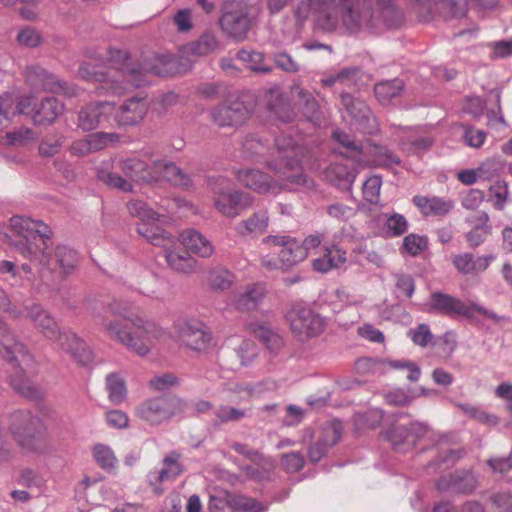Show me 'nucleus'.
Instances as JSON below:
<instances>
[{
    "label": "nucleus",
    "mask_w": 512,
    "mask_h": 512,
    "mask_svg": "<svg viewBox=\"0 0 512 512\" xmlns=\"http://www.w3.org/2000/svg\"><path fill=\"white\" fill-rule=\"evenodd\" d=\"M106 312L112 316H122L126 322L103 316L99 320L102 332L138 356H147L170 339V333L154 320L138 315L125 317L126 308L121 307L118 301L109 303Z\"/></svg>",
    "instance_id": "obj_1"
},
{
    "label": "nucleus",
    "mask_w": 512,
    "mask_h": 512,
    "mask_svg": "<svg viewBox=\"0 0 512 512\" xmlns=\"http://www.w3.org/2000/svg\"><path fill=\"white\" fill-rule=\"evenodd\" d=\"M310 14H317L318 25L327 32L344 29L350 34L358 33L370 24L372 0H305L296 16L305 20Z\"/></svg>",
    "instance_id": "obj_2"
},
{
    "label": "nucleus",
    "mask_w": 512,
    "mask_h": 512,
    "mask_svg": "<svg viewBox=\"0 0 512 512\" xmlns=\"http://www.w3.org/2000/svg\"><path fill=\"white\" fill-rule=\"evenodd\" d=\"M127 209L132 217L138 218L137 232L149 243L159 246L164 251L168 267L176 273L192 274L198 269V261L182 251L179 239L161 228L157 222L161 215L141 200H131Z\"/></svg>",
    "instance_id": "obj_3"
},
{
    "label": "nucleus",
    "mask_w": 512,
    "mask_h": 512,
    "mask_svg": "<svg viewBox=\"0 0 512 512\" xmlns=\"http://www.w3.org/2000/svg\"><path fill=\"white\" fill-rule=\"evenodd\" d=\"M8 234L4 226H0V241L13 247L24 259L38 265L39 273L47 275L54 270L47 253L52 235L50 228L41 221L22 216H13L10 219Z\"/></svg>",
    "instance_id": "obj_4"
},
{
    "label": "nucleus",
    "mask_w": 512,
    "mask_h": 512,
    "mask_svg": "<svg viewBox=\"0 0 512 512\" xmlns=\"http://www.w3.org/2000/svg\"><path fill=\"white\" fill-rule=\"evenodd\" d=\"M265 164L274 172V177L260 170L243 169L236 173L238 181L257 193L274 195L294 186L313 185V182L301 173L300 160L266 161Z\"/></svg>",
    "instance_id": "obj_5"
},
{
    "label": "nucleus",
    "mask_w": 512,
    "mask_h": 512,
    "mask_svg": "<svg viewBox=\"0 0 512 512\" xmlns=\"http://www.w3.org/2000/svg\"><path fill=\"white\" fill-rule=\"evenodd\" d=\"M115 50L116 49H111L108 52V60L111 63V67L107 72L96 70V68L89 63H83L79 67L78 74L84 80L102 83L101 89L104 90L105 93L119 96L127 91L138 88L144 82V79L142 74L135 67H131L129 69V76L132 80L126 81L121 76V74L125 72L124 61L117 55H114L113 59L111 58V51Z\"/></svg>",
    "instance_id": "obj_6"
},
{
    "label": "nucleus",
    "mask_w": 512,
    "mask_h": 512,
    "mask_svg": "<svg viewBox=\"0 0 512 512\" xmlns=\"http://www.w3.org/2000/svg\"><path fill=\"white\" fill-rule=\"evenodd\" d=\"M261 244L267 249L275 247L280 249L277 258L268 254L261 255V265L269 271H287L306 259V252L301 241L290 235H268L262 239Z\"/></svg>",
    "instance_id": "obj_7"
},
{
    "label": "nucleus",
    "mask_w": 512,
    "mask_h": 512,
    "mask_svg": "<svg viewBox=\"0 0 512 512\" xmlns=\"http://www.w3.org/2000/svg\"><path fill=\"white\" fill-rule=\"evenodd\" d=\"M245 157L266 163V161H295L300 160L299 156L303 148L299 146L290 136H280L275 139L274 147H268L258 137L249 136L242 144Z\"/></svg>",
    "instance_id": "obj_8"
},
{
    "label": "nucleus",
    "mask_w": 512,
    "mask_h": 512,
    "mask_svg": "<svg viewBox=\"0 0 512 512\" xmlns=\"http://www.w3.org/2000/svg\"><path fill=\"white\" fill-rule=\"evenodd\" d=\"M40 424V418L28 410L15 411L9 416L10 433L25 453L42 454L46 451V444L38 432Z\"/></svg>",
    "instance_id": "obj_9"
},
{
    "label": "nucleus",
    "mask_w": 512,
    "mask_h": 512,
    "mask_svg": "<svg viewBox=\"0 0 512 512\" xmlns=\"http://www.w3.org/2000/svg\"><path fill=\"white\" fill-rule=\"evenodd\" d=\"M186 407V402L177 397H153L141 402L135 415L149 425L158 426L183 414Z\"/></svg>",
    "instance_id": "obj_10"
},
{
    "label": "nucleus",
    "mask_w": 512,
    "mask_h": 512,
    "mask_svg": "<svg viewBox=\"0 0 512 512\" xmlns=\"http://www.w3.org/2000/svg\"><path fill=\"white\" fill-rule=\"evenodd\" d=\"M250 6L246 0H228L219 20L222 31L237 42L246 39L251 26Z\"/></svg>",
    "instance_id": "obj_11"
},
{
    "label": "nucleus",
    "mask_w": 512,
    "mask_h": 512,
    "mask_svg": "<svg viewBox=\"0 0 512 512\" xmlns=\"http://www.w3.org/2000/svg\"><path fill=\"white\" fill-rule=\"evenodd\" d=\"M286 319L300 341L319 336L327 325L324 317L303 303L294 304L287 312Z\"/></svg>",
    "instance_id": "obj_12"
},
{
    "label": "nucleus",
    "mask_w": 512,
    "mask_h": 512,
    "mask_svg": "<svg viewBox=\"0 0 512 512\" xmlns=\"http://www.w3.org/2000/svg\"><path fill=\"white\" fill-rule=\"evenodd\" d=\"M173 327L179 341L190 350L205 352L213 346L211 331L198 319L178 318Z\"/></svg>",
    "instance_id": "obj_13"
},
{
    "label": "nucleus",
    "mask_w": 512,
    "mask_h": 512,
    "mask_svg": "<svg viewBox=\"0 0 512 512\" xmlns=\"http://www.w3.org/2000/svg\"><path fill=\"white\" fill-rule=\"evenodd\" d=\"M114 55H117L119 58H121L124 61V68L125 72L121 74V76L126 81H131L132 78L129 76V69L131 67H135L141 74L144 79V82L139 86H143L147 83L146 80V74L151 73L153 75L157 76H169L176 73L181 72V70L177 66V60L175 57L171 55H154L147 60H145V63L137 64L132 63L129 59L126 52L121 50H115L111 51V58H114Z\"/></svg>",
    "instance_id": "obj_14"
},
{
    "label": "nucleus",
    "mask_w": 512,
    "mask_h": 512,
    "mask_svg": "<svg viewBox=\"0 0 512 512\" xmlns=\"http://www.w3.org/2000/svg\"><path fill=\"white\" fill-rule=\"evenodd\" d=\"M214 205L224 216L234 218L240 211L251 206L253 197L245 192L234 190L228 180L221 178L212 186Z\"/></svg>",
    "instance_id": "obj_15"
},
{
    "label": "nucleus",
    "mask_w": 512,
    "mask_h": 512,
    "mask_svg": "<svg viewBox=\"0 0 512 512\" xmlns=\"http://www.w3.org/2000/svg\"><path fill=\"white\" fill-rule=\"evenodd\" d=\"M0 355L10 360V364L16 370L19 368L22 374L34 372V359L26 346L18 342L6 322L0 318Z\"/></svg>",
    "instance_id": "obj_16"
},
{
    "label": "nucleus",
    "mask_w": 512,
    "mask_h": 512,
    "mask_svg": "<svg viewBox=\"0 0 512 512\" xmlns=\"http://www.w3.org/2000/svg\"><path fill=\"white\" fill-rule=\"evenodd\" d=\"M249 115V108L238 98H229L226 102L210 111L213 123L219 127L241 126L248 119Z\"/></svg>",
    "instance_id": "obj_17"
},
{
    "label": "nucleus",
    "mask_w": 512,
    "mask_h": 512,
    "mask_svg": "<svg viewBox=\"0 0 512 512\" xmlns=\"http://www.w3.org/2000/svg\"><path fill=\"white\" fill-rule=\"evenodd\" d=\"M47 253L50 257V263L54 270L47 275H41L39 273V277L42 281L64 278L72 274L78 267L80 261L79 254L76 250L67 245H57L54 250V258H52L51 253L48 250Z\"/></svg>",
    "instance_id": "obj_18"
},
{
    "label": "nucleus",
    "mask_w": 512,
    "mask_h": 512,
    "mask_svg": "<svg viewBox=\"0 0 512 512\" xmlns=\"http://www.w3.org/2000/svg\"><path fill=\"white\" fill-rule=\"evenodd\" d=\"M429 306L431 311L451 319H457L458 317L471 319L474 316L471 305H467L459 298L441 291L431 294Z\"/></svg>",
    "instance_id": "obj_19"
},
{
    "label": "nucleus",
    "mask_w": 512,
    "mask_h": 512,
    "mask_svg": "<svg viewBox=\"0 0 512 512\" xmlns=\"http://www.w3.org/2000/svg\"><path fill=\"white\" fill-rule=\"evenodd\" d=\"M477 478L472 470L457 469L436 481V489L440 492L470 495L477 488Z\"/></svg>",
    "instance_id": "obj_20"
},
{
    "label": "nucleus",
    "mask_w": 512,
    "mask_h": 512,
    "mask_svg": "<svg viewBox=\"0 0 512 512\" xmlns=\"http://www.w3.org/2000/svg\"><path fill=\"white\" fill-rule=\"evenodd\" d=\"M114 112V104L108 101L88 104L79 112L78 127L83 131H92L107 123Z\"/></svg>",
    "instance_id": "obj_21"
},
{
    "label": "nucleus",
    "mask_w": 512,
    "mask_h": 512,
    "mask_svg": "<svg viewBox=\"0 0 512 512\" xmlns=\"http://www.w3.org/2000/svg\"><path fill=\"white\" fill-rule=\"evenodd\" d=\"M334 139L339 142L345 149L346 155L348 157L354 158L355 161L359 163H366L368 159L366 156L371 153V150H377L379 154L383 155L386 158L387 162H398V160L393 156V154L384 148L372 147L368 143L357 142L350 137V135L336 130L333 132Z\"/></svg>",
    "instance_id": "obj_22"
},
{
    "label": "nucleus",
    "mask_w": 512,
    "mask_h": 512,
    "mask_svg": "<svg viewBox=\"0 0 512 512\" xmlns=\"http://www.w3.org/2000/svg\"><path fill=\"white\" fill-rule=\"evenodd\" d=\"M56 348L68 353L81 364L91 361L92 353L85 342L70 330H59L54 339H51Z\"/></svg>",
    "instance_id": "obj_23"
},
{
    "label": "nucleus",
    "mask_w": 512,
    "mask_h": 512,
    "mask_svg": "<svg viewBox=\"0 0 512 512\" xmlns=\"http://www.w3.org/2000/svg\"><path fill=\"white\" fill-rule=\"evenodd\" d=\"M341 105L342 117L346 122L350 125L359 126L361 129L366 128V123H369L371 120V113L363 101L349 93H342Z\"/></svg>",
    "instance_id": "obj_24"
},
{
    "label": "nucleus",
    "mask_w": 512,
    "mask_h": 512,
    "mask_svg": "<svg viewBox=\"0 0 512 512\" xmlns=\"http://www.w3.org/2000/svg\"><path fill=\"white\" fill-rule=\"evenodd\" d=\"M118 168L125 176L136 182L154 183L158 177L153 171V160L148 164L145 159L139 155H132L121 159Z\"/></svg>",
    "instance_id": "obj_25"
},
{
    "label": "nucleus",
    "mask_w": 512,
    "mask_h": 512,
    "mask_svg": "<svg viewBox=\"0 0 512 512\" xmlns=\"http://www.w3.org/2000/svg\"><path fill=\"white\" fill-rule=\"evenodd\" d=\"M27 81L43 90L51 92H63L65 95H72L73 93L67 86L66 82L60 81L55 75L49 73L47 70L40 66L27 67L25 71Z\"/></svg>",
    "instance_id": "obj_26"
},
{
    "label": "nucleus",
    "mask_w": 512,
    "mask_h": 512,
    "mask_svg": "<svg viewBox=\"0 0 512 512\" xmlns=\"http://www.w3.org/2000/svg\"><path fill=\"white\" fill-rule=\"evenodd\" d=\"M147 111L148 103L145 98H130L115 112V120L119 125L133 126L143 120Z\"/></svg>",
    "instance_id": "obj_27"
},
{
    "label": "nucleus",
    "mask_w": 512,
    "mask_h": 512,
    "mask_svg": "<svg viewBox=\"0 0 512 512\" xmlns=\"http://www.w3.org/2000/svg\"><path fill=\"white\" fill-rule=\"evenodd\" d=\"M26 317L34 327L48 339H54L60 330L57 322L51 314L40 304L33 303L25 307Z\"/></svg>",
    "instance_id": "obj_28"
},
{
    "label": "nucleus",
    "mask_w": 512,
    "mask_h": 512,
    "mask_svg": "<svg viewBox=\"0 0 512 512\" xmlns=\"http://www.w3.org/2000/svg\"><path fill=\"white\" fill-rule=\"evenodd\" d=\"M158 278L147 269L138 267L127 277L123 285L146 297H154L158 291Z\"/></svg>",
    "instance_id": "obj_29"
},
{
    "label": "nucleus",
    "mask_w": 512,
    "mask_h": 512,
    "mask_svg": "<svg viewBox=\"0 0 512 512\" xmlns=\"http://www.w3.org/2000/svg\"><path fill=\"white\" fill-rule=\"evenodd\" d=\"M265 295V284H249L234 295L231 305L239 311H251L257 308Z\"/></svg>",
    "instance_id": "obj_30"
},
{
    "label": "nucleus",
    "mask_w": 512,
    "mask_h": 512,
    "mask_svg": "<svg viewBox=\"0 0 512 512\" xmlns=\"http://www.w3.org/2000/svg\"><path fill=\"white\" fill-rule=\"evenodd\" d=\"M270 217L267 210H259L243 219L235 226V231L242 237L257 238L267 232Z\"/></svg>",
    "instance_id": "obj_31"
},
{
    "label": "nucleus",
    "mask_w": 512,
    "mask_h": 512,
    "mask_svg": "<svg viewBox=\"0 0 512 512\" xmlns=\"http://www.w3.org/2000/svg\"><path fill=\"white\" fill-rule=\"evenodd\" d=\"M177 238L183 247L200 257L208 258L214 254L215 248L211 241L194 229L183 231Z\"/></svg>",
    "instance_id": "obj_32"
},
{
    "label": "nucleus",
    "mask_w": 512,
    "mask_h": 512,
    "mask_svg": "<svg viewBox=\"0 0 512 512\" xmlns=\"http://www.w3.org/2000/svg\"><path fill=\"white\" fill-rule=\"evenodd\" d=\"M152 172L158 176L154 182L164 180L182 187H188L191 184L190 178L171 161L153 160Z\"/></svg>",
    "instance_id": "obj_33"
},
{
    "label": "nucleus",
    "mask_w": 512,
    "mask_h": 512,
    "mask_svg": "<svg viewBox=\"0 0 512 512\" xmlns=\"http://www.w3.org/2000/svg\"><path fill=\"white\" fill-rule=\"evenodd\" d=\"M162 465L161 469L153 470L148 474V481L151 485L173 481L183 472V467L179 462V455L175 452L167 455L163 459Z\"/></svg>",
    "instance_id": "obj_34"
},
{
    "label": "nucleus",
    "mask_w": 512,
    "mask_h": 512,
    "mask_svg": "<svg viewBox=\"0 0 512 512\" xmlns=\"http://www.w3.org/2000/svg\"><path fill=\"white\" fill-rule=\"evenodd\" d=\"M25 101L17 103V98L9 92L0 94V132L12 124L15 116L26 112Z\"/></svg>",
    "instance_id": "obj_35"
},
{
    "label": "nucleus",
    "mask_w": 512,
    "mask_h": 512,
    "mask_svg": "<svg viewBox=\"0 0 512 512\" xmlns=\"http://www.w3.org/2000/svg\"><path fill=\"white\" fill-rule=\"evenodd\" d=\"M358 369H381L385 371V369L392 368V369H407L409 371L407 378L411 381L416 379V366L413 362L407 361V360H374L371 358H363L359 359L356 362Z\"/></svg>",
    "instance_id": "obj_36"
},
{
    "label": "nucleus",
    "mask_w": 512,
    "mask_h": 512,
    "mask_svg": "<svg viewBox=\"0 0 512 512\" xmlns=\"http://www.w3.org/2000/svg\"><path fill=\"white\" fill-rule=\"evenodd\" d=\"M454 201L451 199H443L437 196L419 197L418 209L424 216L443 217L449 214L454 208Z\"/></svg>",
    "instance_id": "obj_37"
},
{
    "label": "nucleus",
    "mask_w": 512,
    "mask_h": 512,
    "mask_svg": "<svg viewBox=\"0 0 512 512\" xmlns=\"http://www.w3.org/2000/svg\"><path fill=\"white\" fill-rule=\"evenodd\" d=\"M64 105L54 97L42 100L39 108L33 115V121L37 125H50L62 114Z\"/></svg>",
    "instance_id": "obj_38"
},
{
    "label": "nucleus",
    "mask_w": 512,
    "mask_h": 512,
    "mask_svg": "<svg viewBox=\"0 0 512 512\" xmlns=\"http://www.w3.org/2000/svg\"><path fill=\"white\" fill-rule=\"evenodd\" d=\"M346 262V252L336 246L323 248V255L313 261L314 270L326 273Z\"/></svg>",
    "instance_id": "obj_39"
},
{
    "label": "nucleus",
    "mask_w": 512,
    "mask_h": 512,
    "mask_svg": "<svg viewBox=\"0 0 512 512\" xmlns=\"http://www.w3.org/2000/svg\"><path fill=\"white\" fill-rule=\"evenodd\" d=\"M438 5H441L443 9L447 10L455 18H461L467 12L466 0H418V11L421 7L427 6L429 13L438 12Z\"/></svg>",
    "instance_id": "obj_40"
},
{
    "label": "nucleus",
    "mask_w": 512,
    "mask_h": 512,
    "mask_svg": "<svg viewBox=\"0 0 512 512\" xmlns=\"http://www.w3.org/2000/svg\"><path fill=\"white\" fill-rule=\"evenodd\" d=\"M357 172L349 169L345 164H331L325 171L326 178L333 184L349 189L356 179Z\"/></svg>",
    "instance_id": "obj_41"
},
{
    "label": "nucleus",
    "mask_w": 512,
    "mask_h": 512,
    "mask_svg": "<svg viewBox=\"0 0 512 512\" xmlns=\"http://www.w3.org/2000/svg\"><path fill=\"white\" fill-rule=\"evenodd\" d=\"M387 439L396 451H406L415 443L411 429H408L405 424H398L390 429L387 432Z\"/></svg>",
    "instance_id": "obj_42"
},
{
    "label": "nucleus",
    "mask_w": 512,
    "mask_h": 512,
    "mask_svg": "<svg viewBox=\"0 0 512 512\" xmlns=\"http://www.w3.org/2000/svg\"><path fill=\"white\" fill-rule=\"evenodd\" d=\"M219 48V41L215 34L204 33L196 42L185 46V53L193 56H205Z\"/></svg>",
    "instance_id": "obj_43"
},
{
    "label": "nucleus",
    "mask_w": 512,
    "mask_h": 512,
    "mask_svg": "<svg viewBox=\"0 0 512 512\" xmlns=\"http://www.w3.org/2000/svg\"><path fill=\"white\" fill-rule=\"evenodd\" d=\"M467 455V451L464 447L457 449H449L447 451L440 452L432 461L426 466L427 470L430 469H448L454 466L459 460Z\"/></svg>",
    "instance_id": "obj_44"
},
{
    "label": "nucleus",
    "mask_w": 512,
    "mask_h": 512,
    "mask_svg": "<svg viewBox=\"0 0 512 512\" xmlns=\"http://www.w3.org/2000/svg\"><path fill=\"white\" fill-rule=\"evenodd\" d=\"M402 90L403 82L399 79L382 81L374 87L375 96L382 105L389 104Z\"/></svg>",
    "instance_id": "obj_45"
},
{
    "label": "nucleus",
    "mask_w": 512,
    "mask_h": 512,
    "mask_svg": "<svg viewBox=\"0 0 512 512\" xmlns=\"http://www.w3.org/2000/svg\"><path fill=\"white\" fill-rule=\"evenodd\" d=\"M95 462L105 471L113 472L117 468L118 459L112 448L106 444L98 443L92 448Z\"/></svg>",
    "instance_id": "obj_46"
},
{
    "label": "nucleus",
    "mask_w": 512,
    "mask_h": 512,
    "mask_svg": "<svg viewBox=\"0 0 512 512\" xmlns=\"http://www.w3.org/2000/svg\"><path fill=\"white\" fill-rule=\"evenodd\" d=\"M36 138L34 131L28 127H19L11 131H7L0 138L3 146L21 147Z\"/></svg>",
    "instance_id": "obj_47"
},
{
    "label": "nucleus",
    "mask_w": 512,
    "mask_h": 512,
    "mask_svg": "<svg viewBox=\"0 0 512 512\" xmlns=\"http://www.w3.org/2000/svg\"><path fill=\"white\" fill-rule=\"evenodd\" d=\"M106 388L109 400L115 404H121L127 396L126 384L123 377L118 373L108 374L106 377Z\"/></svg>",
    "instance_id": "obj_48"
},
{
    "label": "nucleus",
    "mask_w": 512,
    "mask_h": 512,
    "mask_svg": "<svg viewBox=\"0 0 512 512\" xmlns=\"http://www.w3.org/2000/svg\"><path fill=\"white\" fill-rule=\"evenodd\" d=\"M234 281V274L221 267L211 269L207 275V284L211 289L217 291H223L230 288Z\"/></svg>",
    "instance_id": "obj_49"
},
{
    "label": "nucleus",
    "mask_w": 512,
    "mask_h": 512,
    "mask_svg": "<svg viewBox=\"0 0 512 512\" xmlns=\"http://www.w3.org/2000/svg\"><path fill=\"white\" fill-rule=\"evenodd\" d=\"M253 332L271 352L277 353L282 348V337L278 333L272 331L268 326L257 325L253 328Z\"/></svg>",
    "instance_id": "obj_50"
},
{
    "label": "nucleus",
    "mask_w": 512,
    "mask_h": 512,
    "mask_svg": "<svg viewBox=\"0 0 512 512\" xmlns=\"http://www.w3.org/2000/svg\"><path fill=\"white\" fill-rule=\"evenodd\" d=\"M97 176L100 181L105 183L110 188L118 189L122 192H132L133 185L131 182L123 178L121 175L97 169Z\"/></svg>",
    "instance_id": "obj_51"
},
{
    "label": "nucleus",
    "mask_w": 512,
    "mask_h": 512,
    "mask_svg": "<svg viewBox=\"0 0 512 512\" xmlns=\"http://www.w3.org/2000/svg\"><path fill=\"white\" fill-rule=\"evenodd\" d=\"M342 435V424L338 420H332L331 422L323 425L321 429V436L318 441H322L324 446L328 449L334 446Z\"/></svg>",
    "instance_id": "obj_52"
},
{
    "label": "nucleus",
    "mask_w": 512,
    "mask_h": 512,
    "mask_svg": "<svg viewBox=\"0 0 512 512\" xmlns=\"http://www.w3.org/2000/svg\"><path fill=\"white\" fill-rule=\"evenodd\" d=\"M237 58L246 63L248 68L256 71L266 73L270 71V68L263 64V54L260 52H253L248 50H241L237 54Z\"/></svg>",
    "instance_id": "obj_53"
},
{
    "label": "nucleus",
    "mask_w": 512,
    "mask_h": 512,
    "mask_svg": "<svg viewBox=\"0 0 512 512\" xmlns=\"http://www.w3.org/2000/svg\"><path fill=\"white\" fill-rule=\"evenodd\" d=\"M92 152L99 151L116 144L120 137L116 133L96 132L87 136Z\"/></svg>",
    "instance_id": "obj_54"
},
{
    "label": "nucleus",
    "mask_w": 512,
    "mask_h": 512,
    "mask_svg": "<svg viewBox=\"0 0 512 512\" xmlns=\"http://www.w3.org/2000/svg\"><path fill=\"white\" fill-rule=\"evenodd\" d=\"M299 97L303 102L302 109L305 117L313 123H318L320 119V109L316 99L308 91L304 90L299 92Z\"/></svg>",
    "instance_id": "obj_55"
},
{
    "label": "nucleus",
    "mask_w": 512,
    "mask_h": 512,
    "mask_svg": "<svg viewBox=\"0 0 512 512\" xmlns=\"http://www.w3.org/2000/svg\"><path fill=\"white\" fill-rule=\"evenodd\" d=\"M359 69L357 68H346L340 71L335 76H330L327 78H324L321 80L322 84L324 86L330 87L333 86L336 83H341L347 86H351L355 84L358 76H359Z\"/></svg>",
    "instance_id": "obj_56"
},
{
    "label": "nucleus",
    "mask_w": 512,
    "mask_h": 512,
    "mask_svg": "<svg viewBox=\"0 0 512 512\" xmlns=\"http://www.w3.org/2000/svg\"><path fill=\"white\" fill-rule=\"evenodd\" d=\"M408 223L406 218L398 213L392 214L386 219L384 232L387 236L397 237L407 231Z\"/></svg>",
    "instance_id": "obj_57"
},
{
    "label": "nucleus",
    "mask_w": 512,
    "mask_h": 512,
    "mask_svg": "<svg viewBox=\"0 0 512 512\" xmlns=\"http://www.w3.org/2000/svg\"><path fill=\"white\" fill-rule=\"evenodd\" d=\"M493 165L494 162L492 161L483 162L477 170L465 169L459 171L457 178L465 185H472L477 181L478 177H486V174L490 171V168Z\"/></svg>",
    "instance_id": "obj_58"
},
{
    "label": "nucleus",
    "mask_w": 512,
    "mask_h": 512,
    "mask_svg": "<svg viewBox=\"0 0 512 512\" xmlns=\"http://www.w3.org/2000/svg\"><path fill=\"white\" fill-rule=\"evenodd\" d=\"M382 180L379 176L373 175L366 179L363 184V196L366 201L376 204L379 201Z\"/></svg>",
    "instance_id": "obj_59"
},
{
    "label": "nucleus",
    "mask_w": 512,
    "mask_h": 512,
    "mask_svg": "<svg viewBox=\"0 0 512 512\" xmlns=\"http://www.w3.org/2000/svg\"><path fill=\"white\" fill-rule=\"evenodd\" d=\"M489 201L495 199L494 207L503 210L508 195V185L505 181L497 180L489 187Z\"/></svg>",
    "instance_id": "obj_60"
},
{
    "label": "nucleus",
    "mask_w": 512,
    "mask_h": 512,
    "mask_svg": "<svg viewBox=\"0 0 512 512\" xmlns=\"http://www.w3.org/2000/svg\"><path fill=\"white\" fill-rule=\"evenodd\" d=\"M215 416L221 423L235 422L243 419L246 416V411L227 405H220L215 410Z\"/></svg>",
    "instance_id": "obj_61"
},
{
    "label": "nucleus",
    "mask_w": 512,
    "mask_h": 512,
    "mask_svg": "<svg viewBox=\"0 0 512 512\" xmlns=\"http://www.w3.org/2000/svg\"><path fill=\"white\" fill-rule=\"evenodd\" d=\"M0 275L5 276L6 281H10L12 285L22 286V275L15 262L10 260L0 261Z\"/></svg>",
    "instance_id": "obj_62"
},
{
    "label": "nucleus",
    "mask_w": 512,
    "mask_h": 512,
    "mask_svg": "<svg viewBox=\"0 0 512 512\" xmlns=\"http://www.w3.org/2000/svg\"><path fill=\"white\" fill-rule=\"evenodd\" d=\"M486 109V101L480 96H467L463 104V111L473 118H480Z\"/></svg>",
    "instance_id": "obj_63"
},
{
    "label": "nucleus",
    "mask_w": 512,
    "mask_h": 512,
    "mask_svg": "<svg viewBox=\"0 0 512 512\" xmlns=\"http://www.w3.org/2000/svg\"><path fill=\"white\" fill-rule=\"evenodd\" d=\"M492 504L496 508V512H512V493L508 491H500L490 496Z\"/></svg>",
    "instance_id": "obj_64"
}]
</instances>
